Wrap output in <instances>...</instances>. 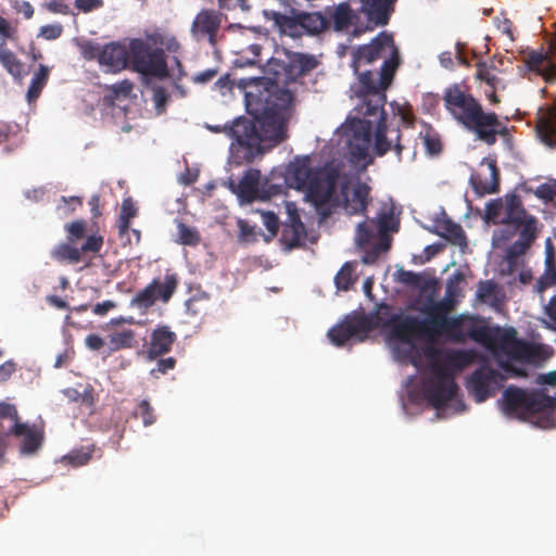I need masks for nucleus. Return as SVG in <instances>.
Instances as JSON below:
<instances>
[{"instance_id": "1", "label": "nucleus", "mask_w": 556, "mask_h": 556, "mask_svg": "<svg viewBox=\"0 0 556 556\" xmlns=\"http://www.w3.org/2000/svg\"><path fill=\"white\" fill-rule=\"evenodd\" d=\"M378 324L388 336L394 356L416 367L429 366L431 378L426 387L431 403L437 409L448 405L456 396L454 372L472 362V354L459 351H440L437 340L441 336L464 340L473 339L494 356L500 371L482 367L468 382L469 390L478 402H483L506 378L525 376V363L540 364L549 355L541 345H529L516 339L511 328L491 327L485 321L470 316L450 318L442 315L432 320L430 327L420 325L401 309L382 307L378 312Z\"/></svg>"}, {"instance_id": "2", "label": "nucleus", "mask_w": 556, "mask_h": 556, "mask_svg": "<svg viewBox=\"0 0 556 556\" xmlns=\"http://www.w3.org/2000/svg\"><path fill=\"white\" fill-rule=\"evenodd\" d=\"M399 65V52L390 35L382 33L369 45L353 53L352 66L358 74L359 97L363 103L358 111L377 121L348 118L338 129L340 142L345 146L355 168L365 169L377 155L384 154L390 142L386 139V127L380 121L383 96L381 91L390 85Z\"/></svg>"}, {"instance_id": "3", "label": "nucleus", "mask_w": 556, "mask_h": 556, "mask_svg": "<svg viewBox=\"0 0 556 556\" xmlns=\"http://www.w3.org/2000/svg\"><path fill=\"white\" fill-rule=\"evenodd\" d=\"M247 111L254 121L237 119L228 129L243 157L252 161L288 137L293 96L266 78L252 79L244 86Z\"/></svg>"}, {"instance_id": "4", "label": "nucleus", "mask_w": 556, "mask_h": 556, "mask_svg": "<svg viewBox=\"0 0 556 556\" xmlns=\"http://www.w3.org/2000/svg\"><path fill=\"white\" fill-rule=\"evenodd\" d=\"M285 182L290 188L303 191L305 200L324 217L336 205H342L349 214L361 213L366 206V185L348 179L334 165L313 170L308 156H298L289 163Z\"/></svg>"}, {"instance_id": "5", "label": "nucleus", "mask_w": 556, "mask_h": 556, "mask_svg": "<svg viewBox=\"0 0 556 556\" xmlns=\"http://www.w3.org/2000/svg\"><path fill=\"white\" fill-rule=\"evenodd\" d=\"M129 54L134 70L142 76L164 77L167 75L163 54L152 51L149 43L141 39L131 40L129 50L119 43H109L98 54V60L105 72L117 73L127 66Z\"/></svg>"}, {"instance_id": "6", "label": "nucleus", "mask_w": 556, "mask_h": 556, "mask_svg": "<svg viewBox=\"0 0 556 556\" xmlns=\"http://www.w3.org/2000/svg\"><path fill=\"white\" fill-rule=\"evenodd\" d=\"M444 101L453 117L466 128L473 130L479 139L489 144L495 141L500 126L496 116L483 113L475 99L460 87L452 86L446 89Z\"/></svg>"}, {"instance_id": "7", "label": "nucleus", "mask_w": 556, "mask_h": 556, "mask_svg": "<svg viewBox=\"0 0 556 556\" xmlns=\"http://www.w3.org/2000/svg\"><path fill=\"white\" fill-rule=\"evenodd\" d=\"M483 218L486 223L523 226L521 240L510 250L513 255L522 253L538 232L535 218L525 212L516 195L513 194L489 201L485 204Z\"/></svg>"}, {"instance_id": "8", "label": "nucleus", "mask_w": 556, "mask_h": 556, "mask_svg": "<svg viewBox=\"0 0 556 556\" xmlns=\"http://www.w3.org/2000/svg\"><path fill=\"white\" fill-rule=\"evenodd\" d=\"M395 220L391 214H382L378 222L370 219L359 223L356 227L355 243L372 252L364 256V263H371L375 256L389 248L388 231L394 230Z\"/></svg>"}, {"instance_id": "9", "label": "nucleus", "mask_w": 556, "mask_h": 556, "mask_svg": "<svg viewBox=\"0 0 556 556\" xmlns=\"http://www.w3.org/2000/svg\"><path fill=\"white\" fill-rule=\"evenodd\" d=\"M504 404L508 414L528 418L549 406L551 401L540 394H530L520 389L508 388L504 392Z\"/></svg>"}, {"instance_id": "10", "label": "nucleus", "mask_w": 556, "mask_h": 556, "mask_svg": "<svg viewBox=\"0 0 556 556\" xmlns=\"http://www.w3.org/2000/svg\"><path fill=\"white\" fill-rule=\"evenodd\" d=\"M265 15L282 34L294 36L301 27L309 34H317L326 27V20L320 13H306L299 15L298 20L275 11H266Z\"/></svg>"}, {"instance_id": "11", "label": "nucleus", "mask_w": 556, "mask_h": 556, "mask_svg": "<svg viewBox=\"0 0 556 556\" xmlns=\"http://www.w3.org/2000/svg\"><path fill=\"white\" fill-rule=\"evenodd\" d=\"M371 328V323L364 316H349L345 320L328 331L332 344L340 346L350 340L362 341Z\"/></svg>"}, {"instance_id": "12", "label": "nucleus", "mask_w": 556, "mask_h": 556, "mask_svg": "<svg viewBox=\"0 0 556 556\" xmlns=\"http://www.w3.org/2000/svg\"><path fill=\"white\" fill-rule=\"evenodd\" d=\"M0 417L9 418L12 421L10 431L23 442L27 452H33L41 447V431L37 428L29 427L27 424L20 422L14 405L0 403Z\"/></svg>"}, {"instance_id": "13", "label": "nucleus", "mask_w": 556, "mask_h": 556, "mask_svg": "<svg viewBox=\"0 0 556 556\" xmlns=\"http://www.w3.org/2000/svg\"><path fill=\"white\" fill-rule=\"evenodd\" d=\"M177 287V279L174 275H167L164 281L153 280L132 300L131 305L140 309H147L157 300L167 302Z\"/></svg>"}, {"instance_id": "14", "label": "nucleus", "mask_w": 556, "mask_h": 556, "mask_svg": "<svg viewBox=\"0 0 556 556\" xmlns=\"http://www.w3.org/2000/svg\"><path fill=\"white\" fill-rule=\"evenodd\" d=\"M470 181L479 194L496 192L498 176L494 162L491 160L482 161L476 173L471 175Z\"/></svg>"}, {"instance_id": "15", "label": "nucleus", "mask_w": 556, "mask_h": 556, "mask_svg": "<svg viewBox=\"0 0 556 556\" xmlns=\"http://www.w3.org/2000/svg\"><path fill=\"white\" fill-rule=\"evenodd\" d=\"M261 175L256 169H250L240 180L237 188V195L241 202H251L257 199H264L261 188Z\"/></svg>"}, {"instance_id": "16", "label": "nucleus", "mask_w": 556, "mask_h": 556, "mask_svg": "<svg viewBox=\"0 0 556 556\" xmlns=\"http://www.w3.org/2000/svg\"><path fill=\"white\" fill-rule=\"evenodd\" d=\"M218 24L217 15L210 11H202L195 16L191 33L197 39L207 38L213 42Z\"/></svg>"}, {"instance_id": "17", "label": "nucleus", "mask_w": 556, "mask_h": 556, "mask_svg": "<svg viewBox=\"0 0 556 556\" xmlns=\"http://www.w3.org/2000/svg\"><path fill=\"white\" fill-rule=\"evenodd\" d=\"M363 12L374 25L387 24L392 0H361Z\"/></svg>"}, {"instance_id": "18", "label": "nucleus", "mask_w": 556, "mask_h": 556, "mask_svg": "<svg viewBox=\"0 0 556 556\" xmlns=\"http://www.w3.org/2000/svg\"><path fill=\"white\" fill-rule=\"evenodd\" d=\"M530 71L541 75L546 81L556 74V64L552 62L547 52H532L527 61Z\"/></svg>"}, {"instance_id": "19", "label": "nucleus", "mask_w": 556, "mask_h": 556, "mask_svg": "<svg viewBox=\"0 0 556 556\" xmlns=\"http://www.w3.org/2000/svg\"><path fill=\"white\" fill-rule=\"evenodd\" d=\"M540 139L547 146L556 144V111L544 112L536 124Z\"/></svg>"}, {"instance_id": "20", "label": "nucleus", "mask_w": 556, "mask_h": 556, "mask_svg": "<svg viewBox=\"0 0 556 556\" xmlns=\"http://www.w3.org/2000/svg\"><path fill=\"white\" fill-rule=\"evenodd\" d=\"M175 334L166 328H160L152 333L151 346L149 354L151 356H157L169 351Z\"/></svg>"}, {"instance_id": "21", "label": "nucleus", "mask_w": 556, "mask_h": 556, "mask_svg": "<svg viewBox=\"0 0 556 556\" xmlns=\"http://www.w3.org/2000/svg\"><path fill=\"white\" fill-rule=\"evenodd\" d=\"M316 64L317 62L313 56L294 54L289 63V75L292 79H294L295 77L315 68Z\"/></svg>"}, {"instance_id": "22", "label": "nucleus", "mask_w": 556, "mask_h": 556, "mask_svg": "<svg viewBox=\"0 0 556 556\" xmlns=\"http://www.w3.org/2000/svg\"><path fill=\"white\" fill-rule=\"evenodd\" d=\"M0 63L5 67L9 74L18 80H22L23 64L17 60L15 54L4 46V43H0Z\"/></svg>"}, {"instance_id": "23", "label": "nucleus", "mask_w": 556, "mask_h": 556, "mask_svg": "<svg viewBox=\"0 0 556 556\" xmlns=\"http://www.w3.org/2000/svg\"><path fill=\"white\" fill-rule=\"evenodd\" d=\"M546 269L538 282V291L542 292L546 287L553 285L556 280V266L554 263V255L551 247V241L547 240V255L545 260Z\"/></svg>"}, {"instance_id": "24", "label": "nucleus", "mask_w": 556, "mask_h": 556, "mask_svg": "<svg viewBox=\"0 0 556 556\" xmlns=\"http://www.w3.org/2000/svg\"><path fill=\"white\" fill-rule=\"evenodd\" d=\"M477 298L490 306H497L501 300V292L496 285L491 281L481 282L477 290Z\"/></svg>"}, {"instance_id": "25", "label": "nucleus", "mask_w": 556, "mask_h": 556, "mask_svg": "<svg viewBox=\"0 0 556 556\" xmlns=\"http://www.w3.org/2000/svg\"><path fill=\"white\" fill-rule=\"evenodd\" d=\"M48 75L49 68L45 65H40L38 72L34 75L27 91V99L29 102L38 98L42 87L46 85Z\"/></svg>"}, {"instance_id": "26", "label": "nucleus", "mask_w": 556, "mask_h": 556, "mask_svg": "<svg viewBox=\"0 0 556 556\" xmlns=\"http://www.w3.org/2000/svg\"><path fill=\"white\" fill-rule=\"evenodd\" d=\"M71 244L72 243L60 244L53 250L52 255L60 261H68L72 263L78 262L80 260L81 252Z\"/></svg>"}, {"instance_id": "27", "label": "nucleus", "mask_w": 556, "mask_h": 556, "mask_svg": "<svg viewBox=\"0 0 556 556\" xmlns=\"http://www.w3.org/2000/svg\"><path fill=\"white\" fill-rule=\"evenodd\" d=\"M111 351H118L122 349H129L134 343V332L125 330L115 332L110 336Z\"/></svg>"}, {"instance_id": "28", "label": "nucleus", "mask_w": 556, "mask_h": 556, "mask_svg": "<svg viewBox=\"0 0 556 556\" xmlns=\"http://www.w3.org/2000/svg\"><path fill=\"white\" fill-rule=\"evenodd\" d=\"M137 214V207L130 199H125L119 213V230L125 232L129 228L131 218Z\"/></svg>"}, {"instance_id": "29", "label": "nucleus", "mask_w": 556, "mask_h": 556, "mask_svg": "<svg viewBox=\"0 0 556 556\" xmlns=\"http://www.w3.org/2000/svg\"><path fill=\"white\" fill-rule=\"evenodd\" d=\"M352 20V11L346 3H340L334 12V25L337 29H343Z\"/></svg>"}, {"instance_id": "30", "label": "nucleus", "mask_w": 556, "mask_h": 556, "mask_svg": "<svg viewBox=\"0 0 556 556\" xmlns=\"http://www.w3.org/2000/svg\"><path fill=\"white\" fill-rule=\"evenodd\" d=\"M177 229H178L177 240L179 243L189 244V245L198 243L199 235L193 228H190L182 223H178Z\"/></svg>"}, {"instance_id": "31", "label": "nucleus", "mask_w": 556, "mask_h": 556, "mask_svg": "<svg viewBox=\"0 0 556 556\" xmlns=\"http://www.w3.org/2000/svg\"><path fill=\"white\" fill-rule=\"evenodd\" d=\"M262 222L266 227L268 235L265 236V239H271L277 235L279 223L277 216L271 212H260Z\"/></svg>"}, {"instance_id": "32", "label": "nucleus", "mask_w": 556, "mask_h": 556, "mask_svg": "<svg viewBox=\"0 0 556 556\" xmlns=\"http://www.w3.org/2000/svg\"><path fill=\"white\" fill-rule=\"evenodd\" d=\"M336 286L340 290H348L352 283V269L349 264L344 265L336 276Z\"/></svg>"}, {"instance_id": "33", "label": "nucleus", "mask_w": 556, "mask_h": 556, "mask_svg": "<svg viewBox=\"0 0 556 556\" xmlns=\"http://www.w3.org/2000/svg\"><path fill=\"white\" fill-rule=\"evenodd\" d=\"M261 47L258 45H251L247 50H243V56L240 60H236L235 63L238 66L252 65L256 62Z\"/></svg>"}, {"instance_id": "34", "label": "nucleus", "mask_w": 556, "mask_h": 556, "mask_svg": "<svg viewBox=\"0 0 556 556\" xmlns=\"http://www.w3.org/2000/svg\"><path fill=\"white\" fill-rule=\"evenodd\" d=\"M515 232L514 225H507L506 228L497 230L493 233L492 242L493 247L501 248L503 247L508 239L513 237Z\"/></svg>"}, {"instance_id": "35", "label": "nucleus", "mask_w": 556, "mask_h": 556, "mask_svg": "<svg viewBox=\"0 0 556 556\" xmlns=\"http://www.w3.org/2000/svg\"><path fill=\"white\" fill-rule=\"evenodd\" d=\"M67 239L70 243H75L85 233V224L83 222H73L66 225Z\"/></svg>"}, {"instance_id": "36", "label": "nucleus", "mask_w": 556, "mask_h": 556, "mask_svg": "<svg viewBox=\"0 0 556 556\" xmlns=\"http://www.w3.org/2000/svg\"><path fill=\"white\" fill-rule=\"evenodd\" d=\"M535 195L542 200L551 201L556 197V181H549L539 186L535 191Z\"/></svg>"}, {"instance_id": "37", "label": "nucleus", "mask_w": 556, "mask_h": 556, "mask_svg": "<svg viewBox=\"0 0 556 556\" xmlns=\"http://www.w3.org/2000/svg\"><path fill=\"white\" fill-rule=\"evenodd\" d=\"M90 454H64L59 462L65 465H72L74 467L83 466L90 459Z\"/></svg>"}, {"instance_id": "38", "label": "nucleus", "mask_w": 556, "mask_h": 556, "mask_svg": "<svg viewBox=\"0 0 556 556\" xmlns=\"http://www.w3.org/2000/svg\"><path fill=\"white\" fill-rule=\"evenodd\" d=\"M136 415L139 416L140 418H142L144 426H151L155 421V417L153 415L152 408H151L149 402H147V401H142L139 404Z\"/></svg>"}, {"instance_id": "39", "label": "nucleus", "mask_w": 556, "mask_h": 556, "mask_svg": "<svg viewBox=\"0 0 556 556\" xmlns=\"http://www.w3.org/2000/svg\"><path fill=\"white\" fill-rule=\"evenodd\" d=\"M65 394L73 401H83L88 405H91L93 402L92 389H86L83 393H79L75 389H68L65 391Z\"/></svg>"}, {"instance_id": "40", "label": "nucleus", "mask_w": 556, "mask_h": 556, "mask_svg": "<svg viewBox=\"0 0 556 556\" xmlns=\"http://www.w3.org/2000/svg\"><path fill=\"white\" fill-rule=\"evenodd\" d=\"M448 231L450 233L447 237L452 243L458 245L460 249H464L466 247V237L462 228L458 226H452Z\"/></svg>"}, {"instance_id": "41", "label": "nucleus", "mask_w": 556, "mask_h": 556, "mask_svg": "<svg viewBox=\"0 0 556 556\" xmlns=\"http://www.w3.org/2000/svg\"><path fill=\"white\" fill-rule=\"evenodd\" d=\"M238 227L240 229L239 238L241 241L250 242L255 239V232L252 226H250L245 220L239 219Z\"/></svg>"}, {"instance_id": "42", "label": "nucleus", "mask_w": 556, "mask_h": 556, "mask_svg": "<svg viewBox=\"0 0 556 556\" xmlns=\"http://www.w3.org/2000/svg\"><path fill=\"white\" fill-rule=\"evenodd\" d=\"M62 33V26L59 24L46 25L40 28L39 36L47 40H53L60 37Z\"/></svg>"}, {"instance_id": "43", "label": "nucleus", "mask_w": 556, "mask_h": 556, "mask_svg": "<svg viewBox=\"0 0 556 556\" xmlns=\"http://www.w3.org/2000/svg\"><path fill=\"white\" fill-rule=\"evenodd\" d=\"M102 237L91 236L87 239L86 243L81 247L80 252H98L102 245Z\"/></svg>"}, {"instance_id": "44", "label": "nucleus", "mask_w": 556, "mask_h": 556, "mask_svg": "<svg viewBox=\"0 0 556 556\" xmlns=\"http://www.w3.org/2000/svg\"><path fill=\"white\" fill-rule=\"evenodd\" d=\"M288 208V212L290 214V222L292 223V228H293V232H294V241L295 242H299L302 235L304 233V227L303 225L298 220V217H295L293 215V212L291 210V206L288 205L287 206Z\"/></svg>"}, {"instance_id": "45", "label": "nucleus", "mask_w": 556, "mask_h": 556, "mask_svg": "<svg viewBox=\"0 0 556 556\" xmlns=\"http://www.w3.org/2000/svg\"><path fill=\"white\" fill-rule=\"evenodd\" d=\"M75 5L83 12H89L102 5V0H76Z\"/></svg>"}, {"instance_id": "46", "label": "nucleus", "mask_w": 556, "mask_h": 556, "mask_svg": "<svg viewBox=\"0 0 556 556\" xmlns=\"http://www.w3.org/2000/svg\"><path fill=\"white\" fill-rule=\"evenodd\" d=\"M85 344L89 350L97 351L104 345V340L100 336L91 333L86 337Z\"/></svg>"}, {"instance_id": "47", "label": "nucleus", "mask_w": 556, "mask_h": 556, "mask_svg": "<svg viewBox=\"0 0 556 556\" xmlns=\"http://www.w3.org/2000/svg\"><path fill=\"white\" fill-rule=\"evenodd\" d=\"M14 9L23 14L26 18H30L34 15V9L31 4L24 0H16L14 2Z\"/></svg>"}, {"instance_id": "48", "label": "nucleus", "mask_w": 556, "mask_h": 556, "mask_svg": "<svg viewBox=\"0 0 556 556\" xmlns=\"http://www.w3.org/2000/svg\"><path fill=\"white\" fill-rule=\"evenodd\" d=\"M424 143L429 154H437L441 149L440 141L437 138H431L430 136L424 137Z\"/></svg>"}, {"instance_id": "49", "label": "nucleus", "mask_w": 556, "mask_h": 556, "mask_svg": "<svg viewBox=\"0 0 556 556\" xmlns=\"http://www.w3.org/2000/svg\"><path fill=\"white\" fill-rule=\"evenodd\" d=\"M545 313L552 320L551 327L556 329V296H553L545 306Z\"/></svg>"}, {"instance_id": "50", "label": "nucleus", "mask_w": 556, "mask_h": 556, "mask_svg": "<svg viewBox=\"0 0 556 556\" xmlns=\"http://www.w3.org/2000/svg\"><path fill=\"white\" fill-rule=\"evenodd\" d=\"M112 89L117 96H127L128 93H130L132 85L128 80H123L119 84L114 85Z\"/></svg>"}, {"instance_id": "51", "label": "nucleus", "mask_w": 556, "mask_h": 556, "mask_svg": "<svg viewBox=\"0 0 556 556\" xmlns=\"http://www.w3.org/2000/svg\"><path fill=\"white\" fill-rule=\"evenodd\" d=\"M114 307H115V303L113 301H104L102 303L96 304L94 307H93V312L97 315H104L110 309H112Z\"/></svg>"}, {"instance_id": "52", "label": "nucleus", "mask_w": 556, "mask_h": 556, "mask_svg": "<svg viewBox=\"0 0 556 556\" xmlns=\"http://www.w3.org/2000/svg\"><path fill=\"white\" fill-rule=\"evenodd\" d=\"M215 76H216V72L214 70H206L204 72L197 74L193 77V81L199 83V84H204V83L213 79Z\"/></svg>"}, {"instance_id": "53", "label": "nucleus", "mask_w": 556, "mask_h": 556, "mask_svg": "<svg viewBox=\"0 0 556 556\" xmlns=\"http://www.w3.org/2000/svg\"><path fill=\"white\" fill-rule=\"evenodd\" d=\"M0 36L2 38H11L13 36V28L9 22L0 16Z\"/></svg>"}, {"instance_id": "54", "label": "nucleus", "mask_w": 556, "mask_h": 556, "mask_svg": "<svg viewBox=\"0 0 556 556\" xmlns=\"http://www.w3.org/2000/svg\"><path fill=\"white\" fill-rule=\"evenodd\" d=\"M72 354H73V352L71 350H65L62 353H60L56 356L54 367L60 368V367L64 366L68 362V359L72 357Z\"/></svg>"}, {"instance_id": "55", "label": "nucleus", "mask_w": 556, "mask_h": 556, "mask_svg": "<svg viewBox=\"0 0 556 556\" xmlns=\"http://www.w3.org/2000/svg\"><path fill=\"white\" fill-rule=\"evenodd\" d=\"M47 9L53 13H62V14H66L67 13V5L61 3V2H56V1H53V2H49L47 5Z\"/></svg>"}, {"instance_id": "56", "label": "nucleus", "mask_w": 556, "mask_h": 556, "mask_svg": "<svg viewBox=\"0 0 556 556\" xmlns=\"http://www.w3.org/2000/svg\"><path fill=\"white\" fill-rule=\"evenodd\" d=\"M153 100L155 103L156 109L161 112L163 111V108L165 105L166 96L162 90H155Z\"/></svg>"}, {"instance_id": "57", "label": "nucleus", "mask_w": 556, "mask_h": 556, "mask_svg": "<svg viewBox=\"0 0 556 556\" xmlns=\"http://www.w3.org/2000/svg\"><path fill=\"white\" fill-rule=\"evenodd\" d=\"M14 371V365L12 363H5L0 366V381L7 380L10 375Z\"/></svg>"}, {"instance_id": "58", "label": "nucleus", "mask_w": 556, "mask_h": 556, "mask_svg": "<svg viewBox=\"0 0 556 556\" xmlns=\"http://www.w3.org/2000/svg\"><path fill=\"white\" fill-rule=\"evenodd\" d=\"M173 367H174L173 358L163 359L159 363V370L162 372H166L168 369H172Z\"/></svg>"}, {"instance_id": "59", "label": "nucleus", "mask_w": 556, "mask_h": 556, "mask_svg": "<svg viewBox=\"0 0 556 556\" xmlns=\"http://www.w3.org/2000/svg\"><path fill=\"white\" fill-rule=\"evenodd\" d=\"M47 301H48L51 305H53V306H55V307H58V308H64V307H66V303H65L63 300H61L60 298L55 296V295H50V296H48V298H47Z\"/></svg>"}, {"instance_id": "60", "label": "nucleus", "mask_w": 556, "mask_h": 556, "mask_svg": "<svg viewBox=\"0 0 556 556\" xmlns=\"http://www.w3.org/2000/svg\"><path fill=\"white\" fill-rule=\"evenodd\" d=\"M478 76H479V78L486 80V83L490 86L495 87V85H496L495 76L491 75L489 72H480L478 74Z\"/></svg>"}, {"instance_id": "61", "label": "nucleus", "mask_w": 556, "mask_h": 556, "mask_svg": "<svg viewBox=\"0 0 556 556\" xmlns=\"http://www.w3.org/2000/svg\"><path fill=\"white\" fill-rule=\"evenodd\" d=\"M540 380L544 383L556 384V371H551L547 375L541 376Z\"/></svg>"}, {"instance_id": "62", "label": "nucleus", "mask_w": 556, "mask_h": 556, "mask_svg": "<svg viewBox=\"0 0 556 556\" xmlns=\"http://www.w3.org/2000/svg\"><path fill=\"white\" fill-rule=\"evenodd\" d=\"M165 46L170 51H177L179 49V43L175 38H167Z\"/></svg>"}, {"instance_id": "63", "label": "nucleus", "mask_w": 556, "mask_h": 556, "mask_svg": "<svg viewBox=\"0 0 556 556\" xmlns=\"http://www.w3.org/2000/svg\"><path fill=\"white\" fill-rule=\"evenodd\" d=\"M84 54L86 58L91 59V58L96 56V49L93 47H89V48L85 47Z\"/></svg>"}, {"instance_id": "64", "label": "nucleus", "mask_w": 556, "mask_h": 556, "mask_svg": "<svg viewBox=\"0 0 556 556\" xmlns=\"http://www.w3.org/2000/svg\"><path fill=\"white\" fill-rule=\"evenodd\" d=\"M98 202H99V199L97 197H92L89 204L91 205V210L93 212L94 215H98V211H97V207H98Z\"/></svg>"}]
</instances>
